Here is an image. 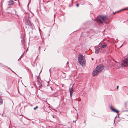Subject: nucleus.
Returning <instances> with one entry per match:
<instances>
[{"label": "nucleus", "mask_w": 128, "mask_h": 128, "mask_svg": "<svg viewBox=\"0 0 128 128\" xmlns=\"http://www.w3.org/2000/svg\"><path fill=\"white\" fill-rule=\"evenodd\" d=\"M108 19L106 16H98L97 20V22L101 23L103 22L106 23Z\"/></svg>", "instance_id": "1"}, {"label": "nucleus", "mask_w": 128, "mask_h": 128, "mask_svg": "<svg viewBox=\"0 0 128 128\" xmlns=\"http://www.w3.org/2000/svg\"><path fill=\"white\" fill-rule=\"evenodd\" d=\"M78 60L79 63L82 66L84 65L86 63L85 59L84 56L82 54H79L78 55Z\"/></svg>", "instance_id": "2"}, {"label": "nucleus", "mask_w": 128, "mask_h": 128, "mask_svg": "<svg viewBox=\"0 0 128 128\" xmlns=\"http://www.w3.org/2000/svg\"><path fill=\"white\" fill-rule=\"evenodd\" d=\"M127 56L128 57V54L127 55ZM121 65L122 66H128V58L122 61Z\"/></svg>", "instance_id": "3"}, {"label": "nucleus", "mask_w": 128, "mask_h": 128, "mask_svg": "<svg viewBox=\"0 0 128 128\" xmlns=\"http://www.w3.org/2000/svg\"><path fill=\"white\" fill-rule=\"evenodd\" d=\"M103 66L102 65H100L98 66L96 68L100 73L103 69Z\"/></svg>", "instance_id": "4"}, {"label": "nucleus", "mask_w": 128, "mask_h": 128, "mask_svg": "<svg viewBox=\"0 0 128 128\" xmlns=\"http://www.w3.org/2000/svg\"><path fill=\"white\" fill-rule=\"evenodd\" d=\"M99 73V72L95 68V70L93 72L92 75L94 76H95L97 75Z\"/></svg>", "instance_id": "5"}, {"label": "nucleus", "mask_w": 128, "mask_h": 128, "mask_svg": "<svg viewBox=\"0 0 128 128\" xmlns=\"http://www.w3.org/2000/svg\"><path fill=\"white\" fill-rule=\"evenodd\" d=\"M14 2L12 0H9L8 2V5H11L14 3Z\"/></svg>", "instance_id": "6"}, {"label": "nucleus", "mask_w": 128, "mask_h": 128, "mask_svg": "<svg viewBox=\"0 0 128 128\" xmlns=\"http://www.w3.org/2000/svg\"><path fill=\"white\" fill-rule=\"evenodd\" d=\"M69 90L70 96L71 97L72 96V94L74 92V90L72 88H70Z\"/></svg>", "instance_id": "7"}, {"label": "nucleus", "mask_w": 128, "mask_h": 128, "mask_svg": "<svg viewBox=\"0 0 128 128\" xmlns=\"http://www.w3.org/2000/svg\"><path fill=\"white\" fill-rule=\"evenodd\" d=\"M110 109L112 111H113L114 112H116L117 113H118L119 112L117 110H115L113 108L112 106L110 107Z\"/></svg>", "instance_id": "8"}, {"label": "nucleus", "mask_w": 128, "mask_h": 128, "mask_svg": "<svg viewBox=\"0 0 128 128\" xmlns=\"http://www.w3.org/2000/svg\"><path fill=\"white\" fill-rule=\"evenodd\" d=\"M101 48H104L106 47V44L105 43H104L103 44H101Z\"/></svg>", "instance_id": "9"}, {"label": "nucleus", "mask_w": 128, "mask_h": 128, "mask_svg": "<svg viewBox=\"0 0 128 128\" xmlns=\"http://www.w3.org/2000/svg\"><path fill=\"white\" fill-rule=\"evenodd\" d=\"M100 50V48L98 47H96L95 48V52L96 53H98Z\"/></svg>", "instance_id": "10"}, {"label": "nucleus", "mask_w": 128, "mask_h": 128, "mask_svg": "<svg viewBox=\"0 0 128 128\" xmlns=\"http://www.w3.org/2000/svg\"><path fill=\"white\" fill-rule=\"evenodd\" d=\"M30 22L29 21H28L26 23V24H27L28 25H30Z\"/></svg>", "instance_id": "11"}, {"label": "nucleus", "mask_w": 128, "mask_h": 128, "mask_svg": "<svg viewBox=\"0 0 128 128\" xmlns=\"http://www.w3.org/2000/svg\"><path fill=\"white\" fill-rule=\"evenodd\" d=\"M116 65H117L118 67H120L121 66L120 63L119 62H118L117 63Z\"/></svg>", "instance_id": "12"}, {"label": "nucleus", "mask_w": 128, "mask_h": 128, "mask_svg": "<svg viewBox=\"0 0 128 128\" xmlns=\"http://www.w3.org/2000/svg\"><path fill=\"white\" fill-rule=\"evenodd\" d=\"M61 128H68V127L66 126H63L61 127Z\"/></svg>", "instance_id": "13"}, {"label": "nucleus", "mask_w": 128, "mask_h": 128, "mask_svg": "<svg viewBox=\"0 0 128 128\" xmlns=\"http://www.w3.org/2000/svg\"><path fill=\"white\" fill-rule=\"evenodd\" d=\"M125 108H126L128 109V104L125 105Z\"/></svg>", "instance_id": "14"}, {"label": "nucleus", "mask_w": 128, "mask_h": 128, "mask_svg": "<svg viewBox=\"0 0 128 128\" xmlns=\"http://www.w3.org/2000/svg\"><path fill=\"white\" fill-rule=\"evenodd\" d=\"M38 108V106H36V107L35 108H34V110H36V109L37 108Z\"/></svg>", "instance_id": "15"}, {"label": "nucleus", "mask_w": 128, "mask_h": 128, "mask_svg": "<svg viewBox=\"0 0 128 128\" xmlns=\"http://www.w3.org/2000/svg\"><path fill=\"white\" fill-rule=\"evenodd\" d=\"M33 16V14H32V15L31 16H29V17H31L32 16Z\"/></svg>", "instance_id": "16"}, {"label": "nucleus", "mask_w": 128, "mask_h": 128, "mask_svg": "<svg viewBox=\"0 0 128 128\" xmlns=\"http://www.w3.org/2000/svg\"><path fill=\"white\" fill-rule=\"evenodd\" d=\"M76 5L77 7H78V4H76Z\"/></svg>", "instance_id": "17"}, {"label": "nucleus", "mask_w": 128, "mask_h": 128, "mask_svg": "<svg viewBox=\"0 0 128 128\" xmlns=\"http://www.w3.org/2000/svg\"><path fill=\"white\" fill-rule=\"evenodd\" d=\"M118 86H117V89H118Z\"/></svg>", "instance_id": "18"}, {"label": "nucleus", "mask_w": 128, "mask_h": 128, "mask_svg": "<svg viewBox=\"0 0 128 128\" xmlns=\"http://www.w3.org/2000/svg\"><path fill=\"white\" fill-rule=\"evenodd\" d=\"M52 117L54 118V116H52Z\"/></svg>", "instance_id": "19"}, {"label": "nucleus", "mask_w": 128, "mask_h": 128, "mask_svg": "<svg viewBox=\"0 0 128 128\" xmlns=\"http://www.w3.org/2000/svg\"><path fill=\"white\" fill-rule=\"evenodd\" d=\"M123 10H125L124 9H123Z\"/></svg>", "instance_id": "20"}, {"label": "nucleus", "mask_w": 128, "mask_h": 128, "mask_svg": "<svg viewBox=\"0 0 128 128\" xmlns=\"http://www.w3.org/2000/svg\"><path fill=\"white\" fill-rule=\"evenodd\" d=\"M12 71V72H14V71Z\"/></svg>", "instance_id": "21"}, {"label": "nucleus", "mask_w": 128, "mask_h": 128, "mask_svg": "<svg viewBox=\"0 0 128 128\" xmlns=\"http://www.w3.org/2000/svg\"><path fill=\"white\" fill-rule=\"evenodd\" d=\"M93 60V58H92V60Z\"/></svg>", "instance_id": "22"}, {"label": "nucleus", "mask_w": 128, "mask_h": 128, "mask_svg": "<svg viewBox=\"0 0 128 128\" xmlns=\"http://www.w3.org/2000/svg\"><path fill=\"white\" fill-rule=\"evenodd\" d=\"M63 85L62 84V87H63Z\"/></svg>", "instance_id": "23"}, {"label": "nucleus", "mask_w": 128, "mask_h": 128, "mask_svg": "<svg viewBox=\"0 0 128 128\" xmlns=\"http://www.w3.org/2000/svg\"><path fill=\"white\" fill-rule=\"evenodd\" d=\"M127 110H125V111H127Z\"/></svg>", "instance_id": "24"}, {"label": "nucleus", "mask_w": 128, "mask_h": 128, "mask_svg": "<svg viewBox=\"0 0 128 128\" xmlns=\"http://www.w3.org/2000/svg\"><path fill=\"white\" fill-rule=\"evenodd\" d=\"M85 123V122H84V123Z\"/></svg>", "instance_id": "25"}, {"label": "nucleus", "mask_w": 128, "mask_h": 128, "mask_svg": "<svg viewBox=\"0 0 128 128\" xmlns=\"http://www.w3.org/2000/svg\"><path fill=\"white\" fill-rule=\"evenodd\" d=\"M0 98H1L0 97Z\"/></svg>", "instance_id": "26"}]
</instances>
